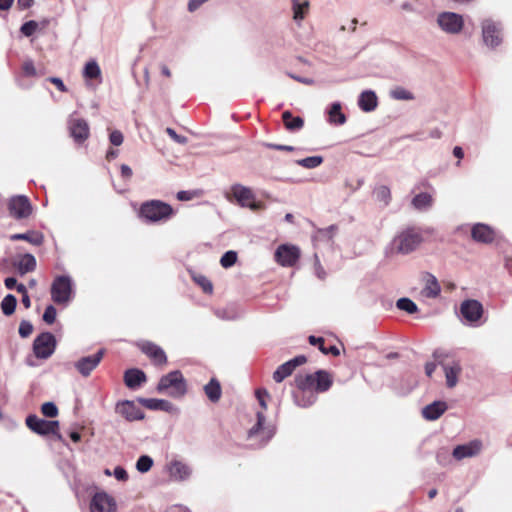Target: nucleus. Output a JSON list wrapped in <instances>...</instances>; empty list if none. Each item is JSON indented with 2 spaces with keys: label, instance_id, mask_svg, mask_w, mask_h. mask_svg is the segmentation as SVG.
Returning a JSON list of instances; mask_svg holds the SVG:
<instances>
[{
  "label": "nucleus",
  "instance_id": "29",
  "mask_svg": "<svg viewBox=\"0 0 512 512\" xmlns=\"http://www.w3.org/2000/svg\"><path fill=\"white\" fill-rule=\"evenodd\" d=\"M315 378V374L299 375L295 378V384L302 393H312V391L315 390Z\"/></svg>",
  "mask_w": 512,
  "mask_h": 512
},
{
  "label": "nucleus",
  "instance_id": "33",
  "mask_svg": "<svg viewBox=\"0 0 512 512\" xmlns=\"http://www.w3.org/2000/svg\"><path fill=\"white\" fill-rule=\"evenodd\" d=\"M315 375H316L315 391L316 392L327 391L332 385V380H331L329 373L324 370H318L315 373Z\"/></svg>",
  "mask_w": 512,
  "mask_h": 512
},
{
  "label": "nucleus",
  "instance_id": "50",
  "mask_svg": "<svg viewBox=\"0 0 512 512\" xmlns=\"http://www.w3.org/2000/svg\"><path fill=\"white\" fill-rule=\"evenodd\" d=\"M57 311L53 305H48L43 314V321L49 325L53 324L56 320Z\"/></svg>",
  "mask_w": 512,
  "mask_h": 512
},
{
  "label": "nucleus",
  "instance_id": "36",
  "mask_svg": "<svg viewBox=\"0 0 512 512\" xmlns=\"http://www.w3.org/2000/svg\"><path fill=\"white\" fill-rule=\"evenodd\" d=\"M390 97L394 100L411 101L415 99L414 94L402 86H396L390 90Z\"/></svg>",
  "mask_w": 512,
  "mask_h": 512
},
{
  "label": "nucleus",
  "instance_id": "13",
  "mask_svg": "<svg viewBox=\"0 0 512 512\" xmlns=\"http://www.w3.org/2000/svg\"><path fill=\"white\" fill-rule=\"evenodd\" d=\"M68 128L71 137L78 144L86 141L90 135V129L87 121L82 118H77L71 115L68 120Z\"/></svg>",
  "mask_w": 512,
  "mask_h": 512
},
{
  "label": "nucleus",
  "instance_id": "57",
  "mask_svg": "<svg viewBox=\"0 0 512 512\" xmlns=\"http://www.w3.org/2000/svg\"><path fill=\"white\" fill-rule=\"evenodd\" d=\"M269 396L265 389H258L256 391V397L259 401L260 406L265 410L267 408L266 398Z\"/></svg>",
  "mask_w": 512,
  "mask_h": 512
},
{
  "label": "nucleus",
  "instance_id": "9",
  "mask_svg": "<svg viewBox=\"0 0 512 512\" xmlns=\"http://www.w3.org/2000/svg\"><path fill=\"white\" fill-rule=\"evenodd\" d=\"M105 355V350L100 349L93 355L81 357L74 362V367L83 377H88L92 371L100 364Z\"/></svg>",
  "mask_w": 512,
  "mask_h": 512
},
{
  "label": "nucleus",
  "instance_id": "38",
  "mask_svg": "<svg viewBox=\"0 0 512 512\" xmlns=\"http://www.w3.org/2000/svg\"><path fill=\"white\" fill-rule=\"evenodd\" d=\"M83 76L86 79H98L101 77V69L95 60H90L85 64Z\"/></svg>",
  "mask_w": 512,
  "mask_h": 512
},
{
  "label": "nucleus",
  "instance_id": "49",
  "mask_svg": "<svg viewBox=\"0 0 512 512\" xmlns=\"http://www.w3.org/2000/svg\"><path fill=\"white\" fill-rule=\"evenodd\" d=\"M37 28H38V23L34 20H30V21L25 22L21 26L20 31L23 35H25L26 37H29L35 33Z\"/></svg>",
  "mask_w": 512,
  "mask_h": 512
},
{
  "label": "nucleus",
  "instance_id": "15",
  "mask_svg": "<svg viewBox=\"0 0 512 512\" xmlns=\"http://www.w3.org/2000/svg\"><path fill=\"white\" fill-rule=\"evenodd\" d=\"M116 502L112 496L106 492H97L91 499L90 512H114Z\"/></svg>",
  "mask_w": 512,
  "mask_h": 512
},
{
  "label": "nucleus",
  "instance_id": "62",
  "mask_svg": "<svg viewBox=\"0 0 512 512\" xmlns=\"http://www.w3.org/2000/svg\"><path fill=\"white\" fill-rule=\"evenodd\" d=\"M193 197V194L192 192L190 191H179L177 193V199L180 200V201H189L191 200Z\"/></svg>",
  "mask_w": 512,
  "mask_h": 512
},
{
  "label": "nucleus",
  "instance_id": "16",
  "mask_svg": "<svg viewBox=\"0 0 512 512\" xmlns=\"http://www.w3.org/2000/svg\"><path fill=\"white\" fill-rule=\"evenodd\" d=\"M307 358L304 355H299L293 359L281 364L273 373V380L281 383L285 378L290 376L296 367L306 363Z\"/></svg>",
  "mask_w": 512,
  "mask_h": 512
},
{
  "label": "nucleus",
  "instance_id": "27",
  "mask_svg": "<svg viewBox=\"0 0 512 512\" xmlns=\"http://www.w3.org/2000/svg\"><path fill=\"white\" fill-rule=\"evenodd\" d=\"M204 392L212 403L218 402L222 395L220 382L216 378H211L210 381L204 386Z\"/></svg>",
  "mask_w": 512,
  "mask_h": 512
},
{
  "label": "nucleus",
  "instance_id": "8",
  "mask_svg": "<svg viewBox=\"0 0 512 512\" xmlns=\"http://www.w3.org/2000/svg\"><path fill=\"white\" fill-rule=\"evenodd\" d=\"M27 427L39 435L56 434L59 428L58 421H47L31 414L26 418Z\"/></svg>",
  "mask_w": 512,
  "mask_h": 512
},
{
  "label": "nucleus",
  "instance_id": "1",
  "mask_svg": "<svg viewBox=\"0 0 512 512\" xmlns=\"http://www.w3.org/2000/svg\"><path fill=\"white\" fill-rule=\"evenodd\" d=\"M423 241V236L417 228H406L399 232L386 249V254L407 255L415 251Z\"/></svg>",
  "mask_w": 512,
  "mask_h": 512
},
{
  "label": "nucleus",
  "instance_id": "41",
  "mask_svg": "<svg viewBox=\"0 0 512 512\" xmlns=\"http://www.w3.org/2000/svg\"><path fill=\"white\" fill-rule=\"evenodd\" d=\"M17 304V299L14 295H6L1 302V310L4 315L9 316L14 313Z\"/></svg>",
  "mask_w": 512,
  "mask_h": 512
},
{
  "label": "nucleus",
  "instance_id": "35",
  "mask_svg": "<svg viewBox=\"0 0 512 512\" xmlns=\"http://www.w3.org/2000/svg\"><path fill=\"white\" fill-rule=\"evenodd\" d=\"M433 204V198L428 193H419L412 199V205L418 210H426Z\"/></svg>",
  "mask_w": 512,
  "mask_h": 512
},
{
  "label": "nucleus",
  "instance_id": "53",
  "mask_svg": "<svg viewBox=\"0 0 512 512\" xmlns=\"http://www.w3.org/2000/svg\"><path fill=\"white\" fill-rule=\"evenodd\" d=\"M194 279H195L196 283H198L202 287V289H203V291L205 293H211L212 292L213 285H212L211 281L208 278H206L205 276L200 275L198 277H195Z\"/></svg>",
  "mask_w": 512,
  "mask_h": 512
},
{
  "label": "nucleus",
  "instance_id": "25",
  "mask_svg": "<svg viewBox=\"0 0 512 512\" xmlns=\"http://www.w3.org/2000/svg\"><path fill=\"white\" fill-rule=\"evenodd\" d=\"M447 410V404L444 401H434L422 409V416L429 421L437 420Z\"/></svg>",
  "mask_w": 512,
  "mask_h": 512
},
{
  "label": "nucleus",
  "instance_id": "56",
  "mask_svg": "<svg viewBox=\"0 0 512 512\" xmlns=\"http://www.w3.org/2000/svg\"><path fill=\"white\" fill-rule=\"evenodd\" d=\"M166 133L173 139L176 143L179 144H186L187 143V137L183 135H179L176 133V131L170 127L166 128Z\"/></svg>",
  "mask_w": 512,
  "mask_h": 512
},
{
  "label": "nucleus",
  "instance_id": "54",
  "mask_svg": "<svg viewBox=\"0 0 512 512\" xmlns=\"http://www.w3.org/2000/svg\"><path fill=\"white\" fill-rule=\"evenodd\" d=\"M22 70L25 76L34 77L37 75V71L32 60H26L23 63Z\"/></svg>",
  "mask_w": 512,
  "mask_h": 512
},
{
  "label": "nucleus",
  "instance_id": "23",
  "mask_svg": "<svg viewBox=\"0 0 512 512\" xmlns=\"http://www.w3.org/2000/svg\"><path fill=\"white\" fill-rule=\"evenodd\" d=\"M146 380V374L137 368L128 369L124 373V383L132 390L139 388Z\"/></svg>",
  "mask_w": 512,
  "mask_h": 512
},
{
  "label": "nucleus",
  "instance_id": "2",
  "mask_svg": "<svg viewBox=\"0 0 512 512\" xmlns=\"http://www.w3.org/2000/svg\"><path fill=\"white\" fill-rule=\"evenodd\" d=\"M156 390L170 397L180 398L187 393V383L181 371L174 370L160 378Z\"/></svg>",
  "mask_w": 512,
  "mask_h": 512
},
{
  "label": "nucleus",
  "instance_id": "45",
  "mask_svg": "<svg viewBox=\"0 0 512 512\" xmlns=\"http://www.w3.org/2000/svg\"><path fill=\"white\" fill-rule=\"evenodd\" d=\"M153 466V459L148 455H142L136 462V469L141 473L148 472Z\"/></svg>",
  "mask_w": 512,
  "mask_h": 512
},
{
  "label": "nucleus",
  "instance_id": "14",
  "mask_svg": "<svg viewBox=\"0 0 512 512\" xmlns=\"http://www.w3.org/2000/svg\"><path fill=\"white\" fill-rule=\"evenodd\" d=\"M166 470L169 477L173 481L183 482L187 481L192 473V467L181 460H172L166 465Z\"/></svg>",
  "mask_w": 512,
  "mask_h": 512
},
{
  "label": "nucleus",
  "instance_id": "39",
  "mask_svg": "<svg viewBox=\"0 0 512 512\" xmlns=\"http://www.w3.org/2000/svg\"><path fill=\"white\" fill-rule=\"evenodd\" d=\"M11 240H25L34 245H41L43 242V236L34 232L13 234L10 237Z\"/></svg>",
  "mask_w": 512,
  "mask_h": 512
},
{
  "label": "nucleus",
  "instance_id": "30",
  "mask_svg": "<svg viewBox=\"0 0 512 512\" xmlns=\"http://www.w3.org/2000/svg\"><path fill=\"white\" fill-rule=\"evenodd\" d=\"M441 292L440 284L437 278L428 274V278L426 280L425 287L422 290V294L427 298H436Z\"/></svg>",
  "mask_w": 512,
  "mask_h": 512
},
{
  "label": "nucleus",
  "instance_id": "51",
  "mask_svg": "<svg viewBox=\"0 0 512 512\" xmlns=\"http://www.w3.org/2000/svg\"><path fill=\"white\" fill-rule=\"evenodd\" d=\"M377 200L383 202L385 205L389 203L390 200V190L387 186H380L375 191Z\"/></svg>",
  "mask_w": 512,
  "mask_h": 512
},
{
  "label": "nucleus",
  "instance_id": "64",
  "mask_svg": "<svg viewBox=\"0 0 512 512\" xmlns=\"http://www.w3.org/2000/svg\"><path fill=\"white\" fill-rule=\"evenodd\" d=\"M121 175L123 178H130L132 176V169L126 165V164H122L121 165Z\"/></svg>",
  "mask_w": 512,
  "mask_h": 512
},
{
  "label": "nucleus",
  "instance_id": "18",
  "mask_svg": "<svg viewBox=\"0 0 512 512\" xmlns=\"http://www.w3.org/2000/svg\"><path fill=\"white\" fill-rule=\"evenodd\" d=\"M116 412L130 422L142 420L144 418V412L130 400L117 403Z\"/></svg>",
  "mask_w": 512,
  "mask_h": 512
},
{
  "label": "nucleus",
  "instance_id": "37",
  "mask_svg": "<svg viewBox=\"0 0 512 512\" xmlns=\"http://www.w3.org/2000/svg\"><path fill=\"white\" fill-rule=\"evenodd\" d=\"M309 343L311 345H318L319 350L324 354H332L334 356H338L340 354L339 349L334 345L326 348L322 337L309 336Z\"/></svg>",
  "mask_w": 512,
  "mask_h": 512
},
{
  "label": "nucleus",
  "instance_id": "24",
  "mask_svg": "<svg viewBox=\"0 0 512 512\" xmlns=\"http://www.w3.org/2000/svg\"><path fill=\"white\" fill-rule=\"evenodd\" d=\"M358 106L364 112H372L378 106V97L373 90H365L358 97Z\"/></svg>",
  "mask_w": 512,
  "mask_h": 512
},
{
  "label": "nucleus",
  "instance_id": "28",
  "mask_svg": "<svg viewBox=\"0 0 512 512\" xmlns=\"http://www.w3.org/2000/svg\"><path fill=\"white\" fill-rule=\"evenodd\" d=\"M328 122L332 125H343L346 122V116L342 112L340 102H334L328 109Z\"/></svg>",
  "mask_w": 512,
  "mask_h": 512
},
{
  "label": "nucleus",
  "instance_id": "20",
  "mask_svg": "<svg viewBox=\"0 0 512 512\" xmlns=\"http://www.w3.org/2000/svg\"><path fill=\"white\" fill-rule=\"evenodd\" d=\"M461 315L468 322H476L483 313V307L477 300H465L460 307Z\"/></svg>",
  "mask_w": 512,
  "mask_h": 512
},
{
  "label": "nucleus",
  "instance_id": "11",
  "mask_svg": "<svg viewBox=\"0 0 512 512\" xmlns=\"http://www.w3.org/2000/svg\"><path fill=\"white\" fill-rule=\"evenodd\" d=\"M300 257V250L294 245L282 244L275 251V260L283 267L294 266Z\"/></svg>",
  "mask_w": 512,
  "mask_h": 512
},
{
  "label": "nucleus",
  "instance_id": "5",
  "mask_svg": "<svg viewBox=\"0 0 512 512\" xmlns=\"http://www.w3.org/2000/svg\"><path fill=\"white\" fill-rule=\"evenodd\" d=\"M73 294L72 280L69 276H57L51 285V298L57 304H67Z\"/></svg>",
  "mask_w": 512,
  "mask_h": 512
},
{
  "label": "nucleus",
  "instance_id": "58",
  "mask_svg": "<svg viewBox=\"0 0 512 512\" xmlns=\"http://www.w3.org/2000/svg\"><path fill=\"white\" fill-rule=\"evenodd\" d=\"M113 475L119 481H126L128 479V474L126 470L121 466L115 467Z\"/></svg>",
  "mask_w": 512,
  "mask_h": 512
},
{
  "label": "nucleus",
  "instance_id": "48",
  "mask_svg": "<svg viewBox=\"0 0 512 512\" xmlns=\"http://www.w3.org/2000/svg\"><path fill=\"white\" fill-rule=\"evenodd\" d=\"M41 412L46 417L54 418L58 415V408L53 402H45L41 406Z\"/></svg>",
  "mask_w": 512,
  "mask_h": 512
},
{
  "label": "nucleus",
  "instance_id": "60",
  "mask_svg": "<svg viewBox=\"0 0 512 512\" xmlns=\"http://www.w3.org/2000/svg\"><path fill=\"white\" fill-rule=\"evenodd\" d=\"M48 81L51 82L52 84H54L57 87V89L60 90L61 92H67L68 91L66 85L64 84V82L62 81L61 78H59V77H49Z\"/></svg>",
  "mask_w": 512,
  "mask_h": 512
},
{
  "label": "nucleus",
  "instance_id": "40",
  "mask_svg": "<svg viewBox=\"0 0 512 512\" xmlns=\"http://www.w3.org/2000/svg\"><path fill=\"white\" fill-rule=\"evenodd\" d=\"M309 9V2L307 0L292 5L293 19L296 22H301Z\"/></svg>",
  "mask_w": 512,
  "mask_h": 512
},
{
  "label": "nucleus",
  "instance_id": "63",
  "mask_svg": "<svg viewBox=\"0 0 512 512\" xmlns=\"http://www.w3.org/2000/svg\"><path fill=\"white\" fill-rule=\"evenodd\" d=\"M34 5V0H17V6L20 10H25Z\"/></svg>",
  "mask_w": 512,
  "mask_h": 512
},
{
  "label": "nucleus",
  "instance_id": "55",
  "mask_svg": "<svg viewBox=\"0 0 512 512\" xmlns=\"http://www.w3.org/2000/svg\"><path fill=\"white\" fill-rule=\"evenodd\" d=\"M109 140L112 145L120 146L123 143L124 137L121 131L114 130L110 133Z\"/></svg>",
  "mask_w": 512,
  "mask_h": 512
},
{
  "label": "nucleus",
  "instance_id": "31",
  "mask_svg": "<svg viewBox=\"0 0 512 512\" xmlns=\"http://www.w3.org/2000/svg\"><path fill=\"white\" fill-rule=\"evenodd\" d=\"M282 120L286 129L289 131H297L304 126V120L299 116L294 117L288 110L283 112Z\"/></svg>",
  "mask_w": 512,
  "mask_h": 512
},
{
  "label": "nucleus",
  "instance_id": "4",
  "mask_svg": "<svg viewBox=\"0 0 512 512\" xmlns=\"http://www.w3.org/2000/svg\"><path fill=\"white\" fill-rule=\"evenodd\" d=\"M265 420L266 418L264 414L262 412H257V422L248 431V439L251 441L256 440L255 443H251L255 448L263 447L274 436V429L272 427L264 426Z\"/></svg>",
  "mask_w": 512,
  "mask_h": 512
},
{
  "label": "nucleus",
  "instance_id": "19",
  "mask_svg": "<svg viewBox=\"0 0 512 512\" xmlns=\"http://www.w3.org/2000/svg\"><path fill=\"white\" fill-rule=\"evenodd\" d=\"M482 449L480 440H473L467 444L458 445L453 449L452 455L456 460L470 458L478 455Z\"/></svg>",
  "mask_w": 512,
  "mask_h": 512
},
{
  "label": "nucleus",
  "instance_id": "26",
  "mask_svg": "<svg viewBox=\"0 0 512 512\" xmlns=\"http://www.w3.org/2000/svg\"><path fill=\"white\" fill-rule=\"evenodd\" d=\"M138 402L150 410H160L170 412L173 409V404L168 400L156 398H138Z\"/></svg>",
  "mask_w": 512,
  "mask_h": 512
},
{
  "label": "nucleus",
  "instance_id": "21",
  "mask_svg": "<svg viewBox=\"0 0 512 512\" xmlns=\"http://www.w3.org/2000/svg\"><path fill=\"white\" fill-rule=\"evenodd\" d=\"M472 239L480 243H491L495 239V231L487 224L476 223L471 228Z\"/></svg>",
  "mask_w": 512,
  "mask_h": 512
},
{
  "label": "nucleus",
  "instance_id": "34",
  "mask_svg": "<svg viewBox=\"0 0 512 512\" xmlns=\"http://www.w3.org/2000/svg\"><path fill=\"white\" fill-rule=\"evenodd\" d=\"M443 368L446 377V384L449 388H453L458 382V375L461 372V367L458 363H455L452 366L443 365Z\"/></svg>",
  "mask_w": 512,
  "mask_h": 512
},
{
  "label": "nucleus",
  "instance_id": "61",
  "mask_svg": "<svg viewBox=\"0 0 512 512\" xmlns=\"http://www.w3.org/2000/svg\"><path fill=\"white\" fill-rule=\"evenodd\" d=\"M315 273L319 279H324L326 276L324 268L321 266L318 256L315 254Z\"/></svg>",
  "mask_w": 512,
  "mask_h": 512
},
{
  "label": "nucleus",
  "instance_id": "43",
  "mask_svg": "<svg viewBox=\"0 0 512 512\" xmlns=\"http://www.w3.org/2000/svg\"><path fill=\"white\" fill-rule=\"evenodd\" d=\"M322 162H323V157L322 156H310V157H306V158H303V159H300V160L296 161V163L299 166L307 168V169L316 168L319 165H321Z\"/></svg>",
  "mask_w": 512,
  "mask_h": 512
},
{
  "label": "nucleus",
  "instance_id": "42",
  "mask_svg": "<svg viewBox=\"0 0 512 512\" xmlns=\"http://www.w3.org/2000/svg\"><path fill=\"white\" fill-rule=\"evenodd\" d=\"M396 307L408 314H414L418 311L417 305L409 298L403 297L397 300Z\"/></svg>",
  "mask_w": 512,
  "mask_h": 512
},
{
  "label": "nucleus",
  "instance_id": "32",
  "mask_svg": "<svg viewBox=\"0 0 512 512\" xmlns=\"http://www.w3.org/2000/svg\"><path fill=\"white\" fill-rule=\"evenodd\" d=\"M36 265V258L32 254L26 253L20 257L17 267L20 274H26L34 271Z\"/></svg>",
  "mask_w": 512,
  "mask_h": 512
},
{
  "label": "nucleus",
  "instance_id": "3",
  "mask_svg": "<svg viewBox=\"0 0 512 512\" xmlns=\"http://www.w3.org/2000/svg\"><path fill=\"white\" fill-rule=\"evenodd\" d=\"M140 215L150 222L167 220L173 215L171 205L160 200H151L141 205Z\"/></svg>",
  "mask_w": 512,
  "mask_h": 512
},
{
  "label": "nucleus",
  "instance_id": "7",
  "mask_svg": "<svg viewBox=\"0 0 512 512\" xmlns=\"http://www.w3.org/2000/svg\"><path fill=\"white\" fill-rule=\"evenodd\" d=\"M440 28L448 34H458L464 25L461 15L454 12H442L437 17Z\"/></svg>",
  "mask_w": 512,
  "mask_h": 512
},
{
  "label": "nucleus",
  "instance_id": "52",
  "mask_svg": "<svg viewBox=\"0 0 512 512\" xmlns=\"http://www.w3.org/2000/svg\"><path fill=\"white\" fill-rule=\"evenodd\" d=\"M19 335L22 337V338H27L29 337L32 332H33V325L31 324V322L27 321V320H22L20 325H19Z\"/></svg>",
  "mask_w": 512,
  "mask_h": 512
},
{
  "label": "nucleus",
  "instance_id": "10",
  "mask_svg": "<svg viewBox=\"0 0 512 512\" xmlns=\"http://www.w3.org/2000/svg\"><path fill=\"white\" fill-rule=\"evenodd\" d=\"M231 191L242 207H248L253 211H257L262 207L260 202L255 201V196L250 188L241 184H235L232 186Z\"/></svg>",
  "mask_w": 512,
  "mask_h": 512
},
{
  "label": "nucleus",
  "instance_id": "22",
  "mask_svg": "<svg viewBox=\"0 0 512 512\" xmlns=\"http://www.w3.org/2000/svg\"><path fill=\"white\" fill-rule=\"evenodd\" d=\"M141 351L146 354L156 365H164L167 362V356L164 350L152 343V342H143L140 345Z\"/></svg>",
  "mask_w": 512,
  "mask_h": 512
},
{
  "label": "nucleus",
  "instance_id": "44",
  "mask_svg": "<svg viewBox=\"0 0 512 512\" xmlns=\"http://www.w3.org/2000/svg\"><path fill=\"white\" fill-rule=\"evenodd\" d=\"M295 402L300 407H309L316 401V395L314 393H302V396L294 395Z\"/></svg>",
  "mask_w": 512,
  "mask_h": 512
},
{
  "label": "nucleus",
  "instance_id": "59",
  "mask_svg": "<svg viewBox=\"0 0 512 512\" xmlns=\"http://www.w3.org/2000/svg\"><path fill=\"white\" fill-rule=\"evenodd\" d=\"M264 146L269 149H275L279 151H294L295 148L290 145H281V144H273V143H264Z\"/></svg>",
  "mask_w": 512,
  "mask_h": 512
},
{
  "label": "nucleus",
  "instance_id": "6",
  "mask_svg": "<svg viewBox=\"0 0 512 512\" xmlns=\"http://www.w3.org/2000/svg\"><path fill=\"white\" fill-rule=\"evenodd\" d=\"M56 349V339L50 332H43L33 342V352L38 359H48Z\"/></svg>",
  "mask_w": 512,
  "mask_h": 512
},
{
  "label": "nucleus",
  "instance_id": "47",
  "mask_svg": "<svg viewBox=\"0 0 512 512\" xmlns=\"http://www.w3.org/2000/svg\"><path fill=\"white\" fill-rule=\"evenodd\" d=\"M237 261V253L235 251H227L223 254V256L220 259V264L224 268H229L233 266Z\"/></svg>",
  "mask_w": 512,
  "mask_h": 512
},
{
  "label": "nucleus",
  "instance_id": "46",
  "mask_svg": "<svg viewBox=\"0 0 512 512\" xmlns=\"http://www.w3.org/2000/svg\"><path fill=\"white\" fill-rule=\"evenodd\" d=\"M336 227L334 225L329 226L328 228L319 229L314 235V241L325 240L330 241L333 237L334 231Z\"/></svg>",
  "mask_w": 512,
  "mask_h": 512
},
{
  "label": "nucleus",
  "instance_id": "12",
  "mask_svg": "<svg viewBox=\"0 0 512 512\" xmlns=\"http://www.w3.org/2000/svg\"><path fill=\"white\" fill-rule=\"evenodd\" d=\"M482 37L484 43L491 48L498 46L502 41L501 26L492 20L482 22Z\"/></svg>",
  "mask_w": 512,
  "mask_h": 512
},
{
  "label": "nucleus",
  "instance_id": "17",
  "mask_svg": "<svg viewBox=\"0 0 512 512\" xmlns=\"http://www.w3.org/2000/svg\"><path fill=\"white\" fill-rule=\"evenodd\" d=\"M9 211L17 219L27 218L32 212V206L26 196H15L9 202Z\"/></svg>",
  "mask_w": 512,
  "mask_h": 512
}]
</instances>
